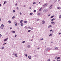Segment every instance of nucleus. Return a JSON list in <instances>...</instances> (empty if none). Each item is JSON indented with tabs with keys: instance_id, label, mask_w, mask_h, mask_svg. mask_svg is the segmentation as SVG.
<instances>
[{
	"instance_id": "1",
	"label": "nucleus",
	"mask_w": 61,
	"mask_h": 61,
	"mask_svg": "<svg viewBox=\"0 0 61 61\" xmlns=\"http://www.w3.org/2000/svg\"><path fill=\"white\" fill-rule=\"evenodd\" d=\"M0 28L1 29H3V28H4V25L3 24L1 25L0 26Z\"/></svg>"
},
{
	"instance_id": "2",
	"label": "nucleus",
	"mask_w": 61,
	"mask_h": 61,
	"mask_svg": "<svg viewBox=\"0 0 61 61\" xmlns=\"http://www.w3.org/2000/svg\"><path fill=\"white\" fill-rule=\"evenodd\" d=\"M46 23V21L45 20H43L42 22V24L43 25L45 24Z\"/></svg>"
},
{
	"instance_id": "3",
	"label": "nucleus",
	"mask_w": 61,
	"mask_h": 61,
	"mask_svg": "<svg viewBox=\"0 0 61 61\" xmlns=\"http://www.w3.org/2000/svg\"><path fill=\"white\" fill-rule=\"evenodd\" d=\"M46 51H48V50H53V49H52L51 48H49L47 49H46Z\"/></svg>"
},
{
	"instance_id": "4",
	"label": "nucleus",
	"mask_w": 61,
	"mask_h": 61,
	"mask_svg": "<svg viewBox=\"0 0 61 61\" xmlns=\"http://www.w3.org/2000/svg\"><path fill=\"white\" fill-rule=\"evenodd\" d=\"M14 55L16 57H17V54L16 53H14Z\"/></svg>"
},
{
	"instance_id": "5",
	"label": "nucleus",
	"mask_w": 61,
	"mask_h": 61,
	"mask_svg": "<svg viewBox=\"0 0 61 61\" xmlns=\"http://www.w3.org/2000/svg\"><path fill=\"white\" fill-rule=\"evenodd\" d=\"M43 11L44 12H46L47 11V10L46 9H44Z\"/></svg>"
},
{
	"instance_id": "6",
	"label": "nucleus",
	"mask_w": 61,
	"mask_h": 61,
	"mask_svg": "<svg viewBox=\"0 0 61 61\" xmlns=\"http://www.w3.org/2000/svg\"><path fill=\"white\" fill-rule=\"evenodd\" d=\"M30 47H31V46L30 45H28L27 46V47L28 48H30Z\"/></svg>"
},
{
	"instance_id": "7",
	"label": "nucleus",
	"mask_w": 61,
	"mask_h": 61,
	"mask_svg": "<svg viewBox=\"0 0 61 61\" xmlns=\"http://www.w3.org/2000/svg\"><path fill=\"white\" fill-rule=\"evenodd\" d=\"M28 58L29 59H31V57L30 56H28Z\"/></svg>"
},
{
	"instance_id": "8",
	"label": "nucleus",
	"mask_w": 61,
	"mask_h": 61,
	"mask_svg": "<svg viewBox=\"0 0 61 61\" xmlns=\"http://www.w3.org/2000/svg\"><path fill=\"white\" fill-rule=\"evenodd\" d=\"M8 39V38H7L6 39L4 40V42H5V41H6Z\"/></svg>"
},
{
	"instance_id": "9",
	"label": "nucleus",
	"mask_w": 61,
	"mask_h": 61,
	"mask_svg": "<svg viewBox=\"0 0 61 61\" xmlns=\"http://www.w3.org/2000/svg\"><path fill=\"white\" fill-rule=\"evenodd\" d=\"M52 6H53V5H52L50 6V7H49L50 9H51L52 8Z\"/></svg>"
},
{
	"instance_id": "10",
	"label": "nucleus",
	"mask_w": 61,
	"mask_h": 61,
	"mask_svg": "<svg viewBox=\"0 0 61 61\" xmlns=\"http://www.w3.org/2000/svg\"><path fill=\"white\" fill-rule=\"evenodd\" d=\"M11 33H13L14 34H15V31L14 30L12 31H11Z\"/></svg>"
},
{
	"instance_id": "11",
	"label": "nucleus",
	"mask_w": 61,
	"mask_h": 61,
	"mask_svg": "<svg viewBox=\"0 0 61 61\" xmlns=\"http://www.w3.org/2000/svg\"><path fill=\"white\" fill-rule=\"evenodd\" d=\"M47 5V4H46L44 5H43V6H46Z\"/></svg>"
},
{
	"instance_id": "12",
	"label": "nucleus",
	"mask_w": 61,
	"mask_h": 61,
	"mask_svg": "<svg viewBox=\"0 0 61 61\" xmlns=\"http://www.w3.org/2000/svg\"><path fill=\"white\" fill-rule=\"evenodd\" d=\"M57 9H61V8L60 7H57Z\"/></svg>"
},
{
	"instance_id": "13",
	"label": "nucleus",
	"mask_w": 61,
	"mask_h": 61,
	"mask_svg": "<svg viewBox=\"0 0 61 61\" xmlns=\"http://www.w3.org/2000/svg\"><path fill=\"white\" fill-rule=\"evenodd\" d=\"M37 15H41V14L40 13H38L37 14Z\"/></svg>"
},
{
	"instance_id": "14",
	"label": "nucleus",
	"mask_w": 61,
	"mask_h": 61,
	"mask_svg": "<svg viewBox=\"0 0 61 61\" xmlns=\"http://www.w3.org/2000/svg\"><path fill=\"white\" fill-rule=\"evenodd\" d=\"M55 18H53V19H51V21H53V20H55Z\"/></svg>"
},
{
	"instance_id": "15",
	"label": "nucleus",
	"mask_w": 61,
	"mask_h": 61,
	"mask_svg": "<svg viewBox=\"0 0 61 61\" xmlns=\"http://www.w3.org/2000/svg\"><path fill=\"white\" fill-rule=\"evenodd\" d=\"M25 55L26 56V57H27V54H25Z\"/></svg>"
},
{
	"instance_id": "16",
	"label": "nucleus",
	"mask_w": 61,
	"mask_h": 61,
	"mask_svg": "<svg viewBox=\"0 0 61 61\" xmlns=\"http://www.w3.org/2000/svg\"><path fill=\"white\" fill-rule=\"evenodd\" d=\"M20 25H21V26H23V25H24V24H23V23H22Z\"/></svg>"
},
{
	"instance_id": "17",
	"label": "nucleus",
	"mask_w": 61,
	"mask_h": 61,
	"mask_svg": "<svg viewBox=\"0 0 61 61\" xmlns=\"http://www.w3.org/2000/svg\"><path fill=\"white\" fill-rule=\"evenodd\" d=\"M52 27V25H49L48 26V28H50V27Z\"/></svg>"
},
{
	"instance_id": "18",
	"label": "nucleus",
	"mask_w": 61,
	"mask_h": 61,
	"mask_svg": "<svg viewBox=\"0 0 61 61\" xmlns=\"http://www.w3.org/2000/svg\"><path fill=\"white\" fill-rule=\"evenodd\" d=\"M53 35L52 34H51L50 35H49V36H52Z\"/></svg>"
},
{
	"instance_id": "19",
	"label": "nucleus",
	"mask_w": 61,
	"mask_h": 61,
	"mask_svg": "<svg viewBox=\"0 0 61 61\" xmlns=\"http://www.w3.org/2000/svg\"><path fill=\"white\" fill-rule=\"evenodd\" d=\"M59 18H61V15H60L59 16Z\"/></svg>"
},
{
	"instance_id": "20",
	"label": "nucleus",
	"mask_w": 61,
	"mask_h": 61,
	"mask_svg": "<svg viewBox=\"0 0 61 61\" xmlns=\"http://www.w3.org/2000/svg\"><path fill=\"white\" fill-rule=\"evenodd\" d=\"M23 22V20H21L20 22V23H22Z\"/></svg>"
},
{
	"instance_id": "21",
	"label": "nucleus",
	"mask_w": 61,
	"mask_h": 61,
	"mask_svg": "<svg viewBox=\"0 0 61 61\" xmlns=\"http://www.w3.org/2000/svg\"><path fill=\"white\" fill-rule=\"evenodd\" d=\"M6 3H7V2L6 1H5L4 2V4H6Z\"/></svg>"
},
{
	"instance_id": "22",
	"label": "nucleus",
	"mask_w": 61,
	"mask_h": 61,
	"mask_svg": "<svg viewBox=\"0 0 61 61\" xmlns=\"http://www.w3.org/2000/svg\"><path fill=\"white\" fill-rule=\"evenodd\" d=\"M55 23V22H51V24H54Z\"/></svg>"
},
{
	"instance_id": "23",
	"label": "nucleus",
	"mask_w": 61,
	"mask_h": 61,
	"mask_svg": "<svg viewBox=\"0 0 61 61\" xmlns=\"http://www.w3.org/2000/svg\"><path fill=\"white\" fill-rule=\"evenodd\" d=\"M54 16V15L52 16L51 17V18H53Z\"/></svg>"
},
{
	"instance_id": "24",
	"label": "nucleus",
	"mask_w": 61,
	"mask_h": 61,
	"mask_svg": "<svg viewBox=\"0 0 61 61\" xmlns=\"http://www.w3.org/2000/svg\"><path fill=\"white\" fill-rule=\"evenodd\" d=\"M24 28H25V29H27V27H26V26H25V27H24Z\"/></svg>"
},
{
	"instance_id": "25",
	"label": "nucleus",
	"mask_w": 61,
	"mask_h": 61,
	"mask_svg": "<svg viewBox=\"0 0 61 61\" xmlns=\"http://www.w3.org/2000/svg\"><path fill=\"white\" fill-rule=\"evenodd\" d=\"M41 10H42V8H40V9H39V11H41Z\"/></svg>"
},
{
	"instance_id": "26",
	"label": "nucleus",
	"mask_w": 61,
	"mask_h": 61,
	"mask_svg": "<svg viewBox=\"0 0 61 61\" xmlns=\"http://www.w3.org/2000/svg\"><path fill=\"white\" fill-rule=\"evenodd\" d=\"M60 59V57H58L57 58V60H58V59Z\"/></svg>"
},
{
	"instance_id": "27",
	"label": "nucleus",
	"mask_w": 61,
	"mask_h": 61,
	"mask_svg": "<svg viewBox=\"0 0 61 61\" xmlns=\"http://www.w3.org/2000/svg\"><path fill=\"white\" fill-rule=\"evenodd\" d=\"M8 22L9 23V24H10L11 23V21L10 20H9L8 21Z\"/></svg>"
},
{
	"instance_id": "28",
	"label": "nucleus",
	"mask_w": 61,
	"mask_h": 61,
	"mask_svg": "<svg viewBox=\"0 0 61 61\" xmlns=\"http://www.w3.org/2000/svg\"><path fill=\"white\" fill-rule=\"evenodd\" d=\"M15 18V16H13L12 17V19H14V18Z\"/></svg>"
},
{
	"instance_id": "29",
	"label": "nucleus",
	"mask_w": 61,
	"mask_h": 61,
	"mask_svg": "<svg viewBox=\"0 0 61 61\" xmlns=\"http://www.w3.org/2000/svg\"><path fill=\"white\" fill-rule=\"evenodd\" d=\"M27 22L26 21H24L25 23H27Z\"/></svg>"
},
{
	"instance_id": "30",
	"label": "nucleus",
	"mask_w": 61,
	"mask_h": 61,
	"mask_svg": "<svg viewBox=\"0 0 61 61\" xmlns=\"http://www.w3.org/2000/svg\"><path fill=\"white\" fill-rule=\"evenodd\" d=\"M6 43H4V44H3V46L5 45H6Z\"/></svg>"
},
{
	"instance_id": "31",
	"label": "nucleus",
	"mask_w": 61,
	"mask_h": 61,
	"mask_svg": "<svg viewBox=\"0 0 61 61\" xmlns=\"http://www.w3.org/2000/svg\"><path fill=\"white\" fill-rule=\"evenodd\" d=\"M33 15V13H30V15Z\"/></svg>"
},
{
	"instance_id": "32",
	"label": "nucleus",
	"mask_w": 61,
	"mask_h": 61,
	"mask_svg": "<svg viewBox=\"0 0 61 61\" xmlns=\"http://www.w3.org/2000/svg\"><path fill=\"white\" fill-rule=\"evenodd\" d=\"M25 43V41H23L22 42V43Z\"/></svg>"
},
{
	"instance_id": "33",
	"label": "nucleus",
	"mask_w": 61,
	"mask_h": 61,
	"mask_svg": "<svg viewBox=\"0 0 61 61\" xmlns=\"http://www.w3.org/2000/svg\"><path fill=\"white\" fill-rule=\"evenodd\" d=\"M30 31H31V30H29L28 31V32H30Z\"/></svg>"
},
{
	"instance_id": "34",
	"label": "nucleus",
	"mask_w": 61,
	"mask_h": 61,
	"mask_svg": "<svg viewBox=\"0 0 61 61\" xmlns=\"http://www.w3.org/2000/svg\"><path fill=\"white\" fill-rule=\"evenodd\" d=\"M47 61H50V59H48Z\"/></svg>"
},
{
	"instance_id": "35",
	"label": "nucleus",
	"mask_w": 61,
	"mask_h": 61,
	"mask_svg": "<svg viewBox=\"0 0 61 61\" xmlns=\"http://www.w3.org/2000/svg\"><path fill=\"white\" fill-rule=\"evenodd\" d=\"M13 13H15V10H13Z\"/></svg>"
},
{
	"instance_id": "36",
	"label": "nucleus",
	"mask_w": 61,
	"mask_h": 61,
	"mask_svg": "<svg viewBox=\"0 0 61 61\" xmlns=\"http://www.w3.org/2000/svg\"><path fill=\"white\" fill-rule=\"evenodd\" d=\"M17 23H16L15 24V25L16 26H17Z\"/></svg>"
},
{
	"instance_id": "37",
	"label": "nucleus",
	"mask_w": 61,
	"mask_h": 61,
	"mask_svg": "<svg viewBox=\"0 0 61 61\" xmlns=\"http://www.w3.org/2000/svg\"><path fill=\"white\" fill-rule=\"evenodd\" d=\"M33 4H36V2H33Z\"/></svg>"
},
{
	"instance_id": "38",
	"label": "nucleus",
	"mask_w": 61,
	"mask_h": 61,
	"mask_svg": "<svg viewBox=\"0 0 61 61\" xmlns=\"http://www.w3.org/2000/svg\"><path fill=\"white\" fill-rule=\"evenodd\" d=\"M37 21H39V19H37Z\"/></svg>"
},
{
	"instance_id": "39",
	"label": "nucleus",
	"mask_w": 61,
	"mask_h": 61,
	"mask_svg": "<svg viewBox=\"0 0 61 61\" xmlns=\"http://www.w3.org/2000/svg\"><path fill=\"white\" fill-rule=\"evenodd\" d=\"M55 49H58V48H57V47H56L55 48Z\"/></svg>"
},
{
	"instance_id": "40",
	"label": "nucleus",
	"mask_w": 61,
	"mask_h": 61,
	"mask_svg": "<svg viewBox=\"0 0 61 61\" xmlns=\"http://www.w3.org/2000/svg\"><path fill=\"white\" fill-rule=\"evenodd\" d=\"M43 38H42L41 39V40H43Z\"/></svg>"
},
{
	"instance_id": "41",
	"label": "nucleus",
	"mask_w": 61,
	"mask_h": 61,
	"mask_svg": "<svg viewBox=\"0 0 61 61\" xmlns=\"http://www.w3.org/2000/svg\"><path fill=\"white\" fill-rule=\"evenodd\" d=\"M36 12V10H34V12Z\"/></svg>"
},
{
	"instance_id": "42",
	"label": "nucleus",
	"mask_w": 61,
	"mask_h": 61,
	"mask_svg": "<svg viewBox=\"0 0 61 61\" xmlns=\"http://www.w3.org/2000/svg\"><path fill=\"white\" fill-rule=\"evenodd\" d=\"M16 36H17V35H15V37H16Z\"/></svg>"
},
{
	"instance_id": "43",
	"label": "nucleus",
	"mask_w": 61,
	"mask_h": 61,
	"mask_svg": "<svg viewBox=\"0 0 61 61\" xmlns=\"http://www.w3.org/2000/svg\"><path fill=\"white\" fill-rule=\"evenodd\" d=\"M2 36V35H1L0 34V37H1Z\"/></svg>"
},
{
	"instance_id": "44",
	"label": "nucleus",
	"mask_w": 61,
	"mask_h": 61,
	"mask_svg": "<svg viewBox=\"0 0 61 61\" xmlns=\"http://www.w3.org/2000/svg\"><path fill=\"white\" fill-rule=\"evenodd\" d=\"M40 49V48H37V49H38H38Z\"/></svg>"
},
{
	"instance_id": "45",
	"label": "nucleus",
	"mask_w": 61,
	"mask_h": 61,
	"mask_svg": "<svg viewBox=\"0 0 61 61\" xmlns=\"http://www.w3.org/2000/svg\"><path fill=\"white\" fill-rule=\"evenodd\" d=\"M52 31V30H50V32H51V31Z\"/></svg>"
},
{
	"instance_id": "46",
	"label": "nucleus",
	"mask_w": 61,
	"mask_h": 61,
	"mask_svg": "<svg viewBox=\"0 0 61 61\" xmlns=\"http://www.w3.org/2000/svg\"><path fill=\"white\" fill-rule=\"evenodd\" d=\"M28 28H30V27H28Z\"/></svg>"
},
{
	"instance_id": "47",
	"label": "nucleus",
	"mask_w": 61,
	"mask_h": 61,
	"mask_svg": "<svg viewBox=\"0 0 61 61\" xmlns=\"http://www.w3.org/2000/svg\"><path fill=\"white\" fill-rule=\"evenodd\" d=\"M19 8H18V7H17V10H18Z\"/></svg>"
},
{
	"instance_id": "48",
	"label": "nucleus",
	"mask_w": 61,
	"mask_h": 61,
	"mask_svg": "<svg viewBox=\"0 0 61 61\" xmlns=\"http://www.w3.org/2000/svg\"><path fill=\"white\" fill-rule=\"evenodd\" d=\"M57 0H54V1H55V2H56L57 1Z\"/></svg>"
},
{
	"instance_id": "49",
	"label": "nucleus",
	"mask_w": 61,
	"mask_h": 61,
	"mask_svg": "<svg viewBox=\"0 0 61 61\" xmlns=\"http://www.w3.org/2000/svg\"><path fill=\"white\" fill-rule=\"evenodd\" d=\"M4 48V47H3L1 48V49H3Z\"/></svg>"
},
{
	"instance_id": "50",
	"label": "nucleus",
	"mask_w": 61,
	"mask_h": 61,
	"mask_svg": "<svg viewBox=\"0 0 61 61\" xmlns=\"http://www.w3.org/2000/svg\"><path fill=\"white\" fill-rule=\"evenodd\" d=\"M20 15H21V14H22V13H21V12H20Z\"/></svg>"
},
{
	"instance_id": "51",
	"label": "nucleus",
	"mask_w": 61,
	"mask_h": 61,
	"mask_svg": "<svg viewBox=\"0 0 61 61\" xmlns=\"http://www.w3.org/2000/svg\"><path fill=\"white\" fill-rule=\"evenodd\" d=\"M59 35H60L61 34V33H60L58 34Z\"/></svg>"
},
{
	"instance_id": "52",
	"label": "nucleus",
	"mask_w": 61,
	"mask_h": 61,
	"mask_svg": "<svg viewBox=\"0 0 61 61\" xmlns=\"http://www.w3.org/2000/svg\"><path fill=\"white\" fill-rule=\"evenodd\" d=\"M1 19H1V18H0V21H1Z\"/></svg>"
},
{
	"instance_id": "53",
	"label": "nucleus",
	"mask_w": 61,
	"mask_h": 61,
	"mask_svg": "<svg viewBox=\"0 0 61 61\" xmlns=\"http://www.w3.org/2000/svg\"><path fill=\"white\" fill-rule=\"evenodd\" d=\"M12 29V28L11 27L10 28V29Z\"/></svg>"
},
{
	"instance_id": "54",
	"label": "nucleus",
	"mask_w": 61,
	"mask_h": 61,
	"mask_svg": "<svg viewBox=\"0 0 61 61\" xmlns=\"http://www.w3.org/2000/svg\"><path fill=\"white\" fill-rule=\"evenodd\" d=\"M50 15V14H49L48 15V16H49Z\"/></svg>"
},
{
	"instance_id": "55",
	"label": "nucleus",
	"mask_w": 61,
	"mask_h": 61,
	"mask_svg": "<svg viewBox=\"0 0 61 61\" xmlns=\"http://www.w3.org/2000/svg\"><path fill=\"white\" fill-rule=\"evenodd\" d=\"M29 9H31V7H30L29 8Z\"/></svg>"
},
{
	"instance_id": "56",
	"label": "nucleus",
	"mask_w": 61,
	"mask_h": 61,
	"mask_svg": "<svg viewBox=\"0 0 61 61\" xmlns=\"http://www.w3.org/2000/svg\"><path fill=\"white\" fill-rule=\"evenodd\" d=\"M23 6H24V7H25V5Z\"/></svg>"
},
{
	"instance_id": "57",
	"label": "nucleus",
	"mask_w": 61,
	"mask_h": 61,
	"mask_svg": "<svg viewBox=\"0 0 61 61\" xmlns=\"http://www.w3.org/2000/svg\"><path fill=\"white\" fill-rule=\"evenodd\" d=\"M31 29V30H32L33 29V28H30Z\"/></svg>"
},
{
	"instance_id": "58",
	"label": "nucleus",
	"mask_w": 61,
	"mask_h": 61,
	"mask_svg": "<svg viewBox=\"0 0 61 61\" xmlns=\"http://www.w3.org/2000/svg\"><path fill=\"white\" fill-rule=\"evenodd\" d=\"M0 6H1V4H0Z\"/></svg>"
},
{
	"instance_id": "59",
	"label": "nucleus",
	"mask_w": 61,
	"mask_h": 61,
	"mask_svg": "<svg viewBox=\"0 0 61 61\" xmlns=\"http://www.w3.org/2000/svg\"><path fill=\"white\" fill-rule=\"evenodd\" d=\"M56 58H57V57H56L55 58V59H56Z\"/></svg>"
},
{
	"instance_id": "60",
	"label": "nucleus",
	"mask_w": 61,
	"mask_h": 61,
	"mask_svg": "<svg viewBox=\"0 0 61 61\" xmlns=\"http://www.w3.org/2000/svg\"><path fill=\"white\" fill-rule=\"evenodd\" d=\"M15 5H16V6L17 5V4H16Z\"/></svg>"
},
{
	"instance_id": "61",
	"label": "nucleus",
	"mask_w": 61,
	"mask_h": 61,
	"mask_svg": "<svg viewBox=\"0 0 61 61\" xmlns=\"http://www.w3.org/2000/svg\"><path fill=\"white\" fill-rule=\"evenodd\" d=\"M6 34H8V33H7V32L6 33Z\"/></svg>"
},
{
	"instance_id": "62",
	"label": "nucleus",
	"mask_w": 61,
	"mask_h": 61,
	"mask_svg": "<svg viewBox=\"0 0 61 61\" xmlns=\"http://www.w3.org/2000/svg\"><path fill=\"white\" fill-rule=\"evenodd\" d=\"M53 61H55V60H53Z\"/></svg>"
},
{
	"instance_id": "63",
	"label": "nucleus",
	"mask_w": 61,
	"mask_h": 61,
	"mask_svg": "<svg viewBox=\"0 0 61 61\" xmlns=\"http://www.w3.org/2000/svg\"><path fill=\"white\" fill-rule=\"evenodd\" d=\"M35 56H36V55H35Z\"/></svg>"
},
{
	"instance_id": "64",
	"label": "nucleus",
	"mask_w": 61,
	"mask_h": 61,
	"mask_svg": "<svg viewBox=\"0 0 61 61\" xmlns=\"http://www.w3.org/2000/svg\"><path fill=\"white\" fill-rule=\"evenodd\" d=\"M14 23L15 24L16 23V22H15Z\"/></svg>"
}]
</instances>
